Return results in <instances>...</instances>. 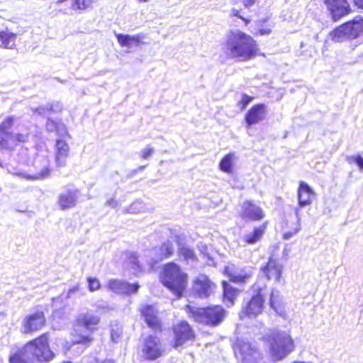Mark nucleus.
Segmentation results:
<instances>
[{
  "instance_id": "f257e3e1",
  "label": "nucleus",
  "mask_w": 363,
  "mask_h": 363,
  "mask_svg": "<svg viewBox=\"0 0 363 363\" xmlns=\"http://www.w3.org/2000/svg\"><path fill=\"white\" fill-rule=\"evenodd\" d=\"M50 347L49 332L40 333L27 341L9 357V363H50L56 358Z\"/></svg>"
},
{
  "instance_id": "f03ea898",
  "label": "nucleus",
  "mask_w": 363,
  "mask_h": 363,
  "mask_svg": "<svg viewBox=\"0 0 363 363\" xmlns=\"http://www.w3.org/2000/svg\"><path fill=\"white\" fill-rule=\"evenodd\" d=\"M225 53L228 58L247 61L263 56L256 40L241 30L231 31L225 42Z\"/></svg>"
},
{
  "instance_id": "7ed1b4c3",
  "label": "nucleus",
  "mask_w": 363,
  "mask_h": 363,
  "mask_svg": "<svg viewBox=\"0 0 363 363\" xmlns=\"http://www.w3.org/2000/svg\"><path fill=\"white\" fill-rule=\"evenodd\" d=\"M261 340L267 346L270 356L274 362L282 360L296 348L294 340L289 330L269 329L261 337Z\"/></svg>"
},
{
  "instance_id": "20e7f679",
  "label": "nucleus",
  "mask_w": 363,
  "mask_h": 363,
  "mask_svg": "<svg viewBox=\"0 0 363 363\" xmlns=\"http://www.w3.org/2000/svg\"><path fill=\"white\" fill-rule=\"evenodd\" d=\"M160 280L177 299H180L186 291L189 275L177 263L169 262L163 265Z\"/></svg>"
},
{
  "instance_id": "39448f33",
  "label": "nucleus",
  "mask_w": 363,
  "mask_h": 363,
  "mask_svg": "<svg viewBox=\"0 0 363 363\" xmlns=\"http://www.w3.org/2000/svg\"><path fill=\"white\" fill-rule=\"evenodd\" d=\"M184 310L195 322L213 328L220 325L228 314L224 307L218 304L201 308L186 304Z\"/></svg>"
},
{
  "instance_id": "423d86ee",
  "label": "nucleus",
  "mask_w": 363,
  "mask_h": 363,
  "mask_svg": "<svg viewBox=\"0 0 363 363\" xmlns=\"http://www.w3.org/2000/svg\"><path fill=\"white\" fill-rule=\"evenodd\" d=\"M362 35H363V18L360 16H357L341 23L329 33L330 40L335 43L353 40Z\"/></svg>"
},
{
  "instance_id": "0eeeda50",
  "label": "nucleus",
  "mask_w": 363,
  "mask_h": 363,
  "mask_svg": "<svg viewBox=\"0 0 363 363\" xmlns=\"http://www.w3.org/2000/svg\"><path fill=\"white\" fill-rule=\"evenodd\" d=\"M267 291V286L265 284L254 289V294L242 308V316L248 318H256L263 313L265 308Z\"/></svg>"
},
{
  "instance_id": "6e6552de",
  "label": "nucleus",
  "mask_w": 363,
  "mask_h": 363,
  "mask_svg": "<svg viewBox=\"0 0 363 363\" xmlns=\"http://www.w3.org/2000/svg\"><path fill=\"white\" fill-rule=\"evenodd\" d=\"M47 323L45 310L41 306H37L33 311L23 317L21 323V333L24 335L38 333L46 327Z\"/></svg>"
},
{
  "instance_id": "1a4fd4ad",
  "label": "nucleus",
  "mask_w": 363,
  "mask_h": 363,
  "mask_svg": "<svg viewBox=\"0 0 363 363\" xmlns=\"http://www.w3.org/2000/svg\"><path fill=\"white\" fill-rule=\"evenodd\" d=\"M232 348L240 363H259L262 358L258 349L248 341L237 339L232 345Z\"/></svg>"
},
{
  "instance_id": "9d476101",
  "label": "nucleus",
  "mask_w": 363,
  "mask_h": 363,
  "mask_svg": "<svg viewBox=\"0 0 363 363\" xmlns=\"http://www.w3.org/2000/svg\"><path fill=\"white\" fill-rule=\"evenodd\" d=\"M140 351L146 361H155L164 354L161 339L154 334H149L143 339Z\"/></svg>"
},
{
  "instance_id": "9b49d317",
  "label": "nucleus",
  "mask_w": 363,
  "mask_h": 363,
  "mask_svg": "<svg viewBox=\"0 0 363 363\" xmlns=\"http://www.w3.org/2000/svg\"><path fill=\"white\" fill-rule=\"evenodd\" d=\"M173 340L171 346L177 348L183 346L187 342H194L196 338V334L193 327L187 320H179L172 326Z\"/></svg>"
},
{
  "instance_id": "f8f14e48",
  "label": "nucleus",
  "mask_w": 363,
  "mask_h": 363,
  "mask_svg": "<svg viewBox=\"0 0 363 363\" xmlns=\"http://www.w3.org/2000/svg\"><path fill=\"white\" fill-rule=\"evenodd\" d=\"M140 315L147 327L155 333H161L164 330V325L160 316L158 309L152 304H143L138 309Z\"/></svg>"
},
{
  "instance_id": "ddd939ff",
  "label": "nucleus",
  "mask_w": 363,
  "mask_h": 363,
  "mask_svg": "<svg viewBox=\"0 0 363 363\" xmlns=\"http://www.w3.org/2000/svg\"><path fill=\"white\" fill-rule=\"evenodd\" d=\"M12 174L28 181H36L48 177L50 174V170L48 166L38 169L35 163L27 162L23 164V168L22 169L14 167Z\"/></svg>"
},
{
  "instance_id": "4468645a",
  "label": "nucleus",
  "mask_w": 363,
  "mask_h": 363,
  "mask_svg": "<svg viewBox=\"0 0 363 363\" xmlns=\"http://www.w3.org/2000/svg\"><path fill=\"white\" fill-rule=\"evenodd\" d=\"M216 289V284L206 274H199L192 281V294L199 298H209Z\"/></svg>"
},
{
  "instance_id": "2eb2a0df",
  "label": "nucleus",
  "mask_w": 363,
  "mask_h": 363,
  "mask_svg": "<svg viewBox=\"0 0 363 363\" xmlns=\"http://www.w3.org/2000/svg\"><path fill=\"white\" fill-rule=\"evenodd\" d=\"M333 21L336 22L352 12L348 0H321Z\"/></svg>"
},
{
  "instance_id": "dca6fc26",
  "label": "nucleus",
  "mask_w": 363,
  "mask_h": 363,
  "mask_svg": "<svg viewBox=\"0 0 363 363\" xmlns=\"http://www.w3.org/2000/svg\"><path fill=\"white\" fill-rule=\"evenodd\" d=\"M264 213L261 207L251 200L245 201L241 206L240 217L242 220L259 221L264 218Z\"/></svg>"
},
{
  "instance_id": "f3484780",
  "label": "nucleus",
  "mask_w": 363,
  "mask_h": 363,
  "mask_svg": "<svg viewBox=\"0 0 363 363\" xmlns=\"http://www.w3.org/2000/svg\"><path fill=\"white\" fill-rule=\"evenodd\" d=\"M283 267L274 257L270 256L266 264L262 267L261 271L268 280H274L276 282L280 281L282 277Z\"/></svg>"
},
{
  "instance_id": "a211bd4d",
  "label": "nucleus",
  "mask_w": 363,
  "mask_h": 363,
  "mask_svg": "<svg viewBox=\"0 0 363 363\" xmlns=\"http://www.w3.org/2000/svg\"><path fill=\"white\" fill-rule=\"evenodd\" d=\"M267 106L259 103L253 105L245 115V122L247 127L256 125L263 121L266 117Z\"/></svg>"
},
{
  "instance_id": "6ab92c4d",
  "label": "nucleus",
  "mask_w": 363,
  "mask_h": 363,
  "mask_svg": "<svg viewBox=\"0 0 363 363\" xmlns=\"http://www.w3.org/2000/svg\"><path fill=\"white\" fill-rule=\"evenodd\" d=\"M100 321L99 315L90 311L79 315L76 320L77 325L86 329L89 332L97 330Z\"/></svg>"
},
{
  "instance_id": "aec40b11",
  "label": "nucleus",
  "mask_w": 363,
  "mask_h": 363,
  "mask_svg": "<svg viewBox=\"0 0 363 363\" xmlns=\"http://www.w3.org/2000/svg\"><path fill=\"white\" fill-rule=\"evenodd\" d=\"M237 272V267L233 264L225 266L223 270V274L228 277L230 281L235 284H245L252 277L251 272H247L245 269H241L240 274Z\"/></svg>"
},
{
  "instance_id": "412c9836",
  "label": "nucleus",
  "mask_w": 363,
  "mask_h": 363,
  "mask_svg": "<svg viewBox=\"0 0 363 363\" xmlns=\"http://www.w3.org/2000/svg\"><path fill=\"white\" fill-rule=\"evenodd\" d=\"M55 150V160L57 166H65L69 155V147L67 143L62 139L56 140Z\"/></svg>"
},
{
  "instance_id": "4be33fe9",
  "label": "nucleus",
  "mask_w": 363,
  "mask_h": 363,
  "mask_svg": "<svg viewBox=\"0 0 363 363\" xmlns=\"http://www.w3.org/2000/svg\"><path fill=\"white\" fill-rule=\"evenodd\" d=\"M269 225L268 221L263 222L261 225L253 228L252 232L245 235L242 240L245 245H255L259 242L264 237L267 227Z\"/></svg>"
},
{
  "instance_id": "5701e85b",
  "label": "nucleus",
  "mask_w": 363,
  "mask_h": 363,
  "mask_svg": "<svg viewBox=\"0 0 363 363\" xmlns=\"http://www.w3.org/2000/svg\"><path fill=\"white\" fill-rule=\"evenodd\" d=\"M117 41L121 47L140 46L145 44V35L142 33L130 35L122 33L116 34Z\"/></svg>"
},
{
  "instance_id": "b1692460",
  "label": "nucleus",
  "mask_w": 363,
  "mask_h": 363,
  "mask_svg": "<svg viewBox=\"0 0 363 363\" xmlns=\"http://www.w3.org/2000/svg\"><path fill=\"white\" fill-rule=\"evenodd\" d=\"M314 194L313 191L308 184L304 182H301L297 192L298 206L300 207H305L310 205Z\"/></svg>"
},
{
  "instance_id": "393cba45",
  "label": "nucleus",
  "mask_w": 363,
  "mask_h": 363,
  "mask_svg": "<svg viewBox=\"0 0 363 363\" xmlns=\"http://www.w3.org/2000/svg\"><path fill=\"white\" fill-rule=\"evenodd\" d=\"M221 286L223 289V302L227 305H234L240 294V291L227 281H223L221 282Z\"/></svg>"
},
{
  "instance_id": "a878e982",
  "label": "nucleus",
  "mask_w": 363,
  "mask_h": 363,
  "mask_svg": "<svg viewBox=\"0 0 363 363\" xmlns=\"http://www.w3.org/2000/svg\"><path fill=\"white\" fill-rule=\"evenodd\" d=\"M17 34L5 28L0 30L1 46L4 49H15L17 46Z\"/></svg>"
},
{
  "instance_id": "bb28decb",
  "label": "nucleus",
  "mask_w": 363,
  "mask_h": 363,
  "mask_svg": "<svg viewBox=\"0 0 363 363\" xmlns=\"http://www.w3.org/2000/svg\"><path fill=\"white\" fill-rule=\"evenodd\" d=\"M77 191H69L65 194H61L58 196V205L60 209L65 211L74 208L77 203Z\"/></svg>"
},
{
  "instance_id": "cd10ccee",
  "label": "nucleus",
  "mask_w": 363,
  "mask_h": 363,
  "mask_svg": "<svg viewBox=\"0 0 363 363\" xmlns=\"http://www.w3.org/2000/svg\"><path fill=\"white\" fill-rule=\"evenodd\" d=\"M235 159V152H229L224 155L219 162V169L228 174L233 172L234 160Z\"/></svg>"
},
{
  "instance_id": "c85d7f7f",
  "label": "nucleus",
  "mask_w": 363,
  "mask_h": 363,
  "mask_svg": "<svg viewBox=\"0 0 363 363\" xmlns=\"http://www.w3.org/2000/svg\"><path fill=\"white\" fill-rule=\"evenodd\" d=\"M160 257L161 259H168L174 253L173 244L169 242H164L159 247Z\"/></svg>"
},
{
  "instance_id": "c756f323",
  "label": "nucleus",
  "mask_w": 363,
  "mask_h": 363,
  "mask_svg": "<svg viewBox=\"0 0 363 363\" xmlns=\"http://www.w3.org/2000/svg\"><path fill=\"white\" fill-rule=\"evenodd\" d=\"M290 229L282 234L283 240H289L295 236L301 229V223L298 220L291 223Z\"/></svg>"
},
{
  "instance_id": "7c9ffc66",
  "label": "nucleus",
  "mask_w": 363,
  "mask_h": 363,
  "mask_svg": "<svg viewBox=\"0 0 363 363\" xmlns=\"http://www.w3.org/2000/svg\"><path fill=\"white\" fill-rule=\"evenodd\" d=\"M178 255L186 261L197 260V257L194 250L186 247H179L178 250Z\"/></svg>"
},
{
  "instance_id": "2f4dec72",
  "label": "nucleus",
  "mask_w": 363,
  "mask_h": 363,
  "mask_svg": "<svg viewBox=\"0 0 363 363\" xmlns=\"http://www.w3.org/2000/svg\"><path fill=\"white\" fill-rule=\"evenodd\" d=\"M94 0H73L71 4V9L74 11L85 10L91 6Z\"/></svg>"
},
{
  "instance_id": "473e14b6",
  "label": "nucleus",
  "mask_w": 363,
  "mask_h": 363,
  "mask_svg": "<svg viewBox=\"0 0 363 363\" xmlns=\"http://www.w3.org/2000/svg\"><path fill=\"white\" fill-rule=\"evenodd\" d=\"M270 307L277 311L281 306V298L277 291L272 290L269 297Z\"/></svg>"
},
{
  "instance_id": "72a5a7b5",
  "label": "nucleus",
  "mask_w": 363,
  "mask_h": 363,
  "mask_svg": "<svg viewBox=\"0 0 363 363\" xmlns=\"http://www.w3.org/2000/svg\"><path fill=\"white\" fill-rule=\"evenodd\" d=\"M123 283L122 281L111 279L108 282L107 288L116 294H123Z\"/></svg>"
},
{
  "instance_id": "f704fd0d",
  "label": "nucleus",
  "mask_w": 363,
  "mask_h": 363,
  "mask_svg": "<svg viewBox=\"0 0 363 363\" xmlns=\"http://www.w3.org/2000/svg\"><path fill=\"white\" fill-rule=\"evenodd\" d=\"M123 287V294L130 295L137 293L140 286L138 283L129 284L124 281Z\"/></svg>"
},
{
  "instance_id": "c9c22d12",
  "label": "nucleus",
  "mask_w": 363,
  "mask_h": 363,
  "mask_svg": "<svg viewBox=\"0 0 363 363\" xmlns=\"http://www.w3.org/2000/svg\"><path fill=\"white\" fill-rule=\"evenodd\" d=\"M93 340V337L89 335H81L75 340L74 344L89 346Z\"/></svg>"
},
{
  "instance_id": "e433bc0d",
  "label": "nucleus",
  "mask_w": 363,
  "mask_h": 363,
  "mask_svg": "<svg viewBox=\"0 0 363 363\" xmlns=\"http://www.w3.org/2000/svg\"><path fill=\"white\" fill-rule=\"evenodd\" d=\"M346 160L350 164L355 163L359 169L363 171V158L361 155H357L354 156H347L346 157Z\"/></svg>"
},
{
  "instance_id": "4c0bfd02",
  "label": "nucleus",
  "mask_w": 363,
  "mask_h": 363,
  "mask_svg": "<svg viewBox=\"0 0 363 363\" xmlns=\"http://www.w3.org/2000/svg\"><path fill=\"white\" fill-rule=\"evenodd\" d=\"M88 289L90 291H95L101 288V284L98 279L95 277H87Z\"/></svg>"
},
{
  "instance_id": "58836bf2",
  "label": "nucleus",
  "mask_w": 363,
  "mask_h": 363,
  "mask_svg": "<svg viewBox=\"0 0 363 363\" xmlns=\"http://www.w3.org/2000/svg\"><path fill=\"white\" fill-rule=\"evenodd\" d=\"M253 99V96H250L246 94H242L240 101L238 102V106L241 109H244Z\"/></svg>"
},
{
  "instance_id": "ea45409f",
  "label": "nucleus",
  "mask_w": 363,
  "mask_h": 363,
  "mask_svg": "<svg viewBox=\"0 0 363 363\" xmlns=\"http://www.w3.org/2000/svg\"><path fill=\"white\" fill-rule=\"evenodd\" d=\"M231 15L233 16H235V17H237V18L241 19L244 22L245 26L248 25L250 22V20L249 18H245L240 15V12L238 9H233L231 10Z\"/></svg>"
},
{
  "instance_id": "a19ab883",
  "label": "nucleus",
  "mask_w": 363,
  "mask_h": 363,
  "mask_svg": "<svg viewBox=\"0 0 363 363\" xmlns=\"http://www.w3.org/2000/svg\"><path fill=\"white\" fill-rule=\"evenodd\" d=\"M153 152L154 149L152 147H147L141 152V157L143 159H147L153 153Z\"/></svg>"
},
{
  "instance_id": "79ce46f5",
  "label": "nucleus",
  "mask_w": 363,
  "mask_h": 363,
  "mask_svg": "<svg viewBox=\"0 0 363 363\" xmlns=\"http://www.w3.org/2000/svg\"><path fill=\"white\" fill-rule=\"evenodd\" d=\"M271 33H272V29L269 27H266L264 28L258 29V30L256 32L255 34L259 35H269Z\"/></svg>"
},
{
  "instance_id": "37998d69",
  "label": "nucleus",
  "mask_w": 363,
  "mask_h": 363,
  "mask_svg": "<svg viewBox=\"0 0 363 363\" xmlns=\"http://www.w3.org/2000/svg\"><path fill=\"white\" fill-rule=\"evenodd\" d=\"M79 290V285L77 284L76 286H74L73 287L67 290V298H69L72 294H73L74 293L78 291Z\"/></svg>"
},
{
  "instance_id": "c03bdc74",
  "label": "nucleus",
  "mask_w": 363,
  "mask_h": 363,
  "mask_svg": "<svg viewBox=\"0 0 363 363\" xmlns=\"http://www.w3.org/2000/svg\"><path fill=\"white\" fill-rule=\"evenodd\" d=\"M352 2L358 9H363V0H352Z\"/></svg>"
},
{
  "instance_id": "a18cd8bd",
  "label": "nucleus",
  "mask_w": 363,
  "mask_h": 363,
  "mask_svg": "<svg viewBox=\"0 0 363 363\" xmlns=\"http://www.w3.org/2000/svg\"><path fill=\"white\" fill-rule=\"evenodd\" d=\"M61 363H72V362H69V361H64V362H61Z\"/></svg>"
},
{
  "instance_id": "49530a36",
  "label": "nucleus",
  "mask_w": 363,
  "mask_h": 363,
  "mask_svg": "<svg viewBox=\"0 0 363 363\" xmlns=\"http://www.w3.org/2000/svg\"><path fill=\"white\" fill-rule=\"evenodd\" d=\"M267 20L266 19H263L261 21V22H265Z\"/></svg>"
}]
</instances>
